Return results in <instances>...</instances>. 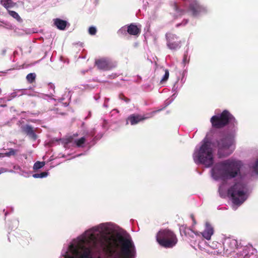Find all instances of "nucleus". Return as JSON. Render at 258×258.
I'll use <instances>...</instances> for the list:
<instances>
[{
  "label": "nucleus",
  "mask_w": 258,
  "mask_h": 258,
  "mask_svg": "<svg viewBox=\"0 0 258 258\" xmlns=\"http://www.w3.org/2000/svg\"><path fill=\"white\" fill-rule=\"evenodd\" d=\"M104 249L110 256L120 249L121 258H134L136 250L135 246L129 239H127L119 234L115 236L104 237L103 238Z\"/></svg>",
  "instance_id": "obj_1"
},
{
  "label": "nucleus",
  "mask_w": 258,
  "mask_h": 258,
  "mask_svg": "<svg viewBox=\"0 0 258 258\" xmlns=\"http://www.w3.org/2000/svg\"><path fill=\"white\" fill-rule=\"evenodd\" d=\"M242 165L240 161L229 159L216 164L212 169V174L217 178L231 179L240 174Z\"/></svg>",
  "instance_id": "obj_2"
},
{
  "label": "nucleus",
  "mask_w": 258,
  "mask_h": 258,
  "mask_svg": "<svg viewBox=\"0 0 258 258\" xmlns=\"http://www.w3.org/2000/svg\"><path fill=\"white\" fill-rule=\"evenodd\" d=\"M212 144L205 139L199 149L195 152L194 159L196 163L204 165L206 167H211L214 163V150Z\"/></svg>",
  "instance_id": "obj_3"
},
{
  "label": "nucleus",
  "mask_w": 258,
  "mask_h": 258,
  "mask_svg": "<svg viewBox=\"0 0 258 258\" xmlns=\"http://www.w3.org/2000/svg\"><path fill=\"white\" fill-rule=\"evenodd\" d=\"M157 243L165 248H172L178 242V238L174 231L165 228L160 229L156 236Z\"/></svg>",
  "instance_id": "obj_4"
},
{
  "label": "nucleus",
  "mask_w": 258,
  "mask_h": 258,
  "mask_svg": "<svg viewBox=\"0 0 258 258\" xmlns=\"http://www.w3.org/2000/svg\"><path fill=\"white\" fill-rule=\"evenodd\" d=\"M246 192L244 184L238 182L228 189L227 194L234 204L240 205L246 199Z\"/></svg>",
  "instance_id": "obj_5"
},
{
  "label": "nucleus",
  "mask_w": 258,
  "mask_h": 258,
  "mask_svg": "<svg viewBox=\"0 0 258 258\" xmlns=\"http://www.w3.org/2000/svg\"><path fill=\"white\" fill-rule=\"evenodd\" d=\"M210 122L213 128L220 129L230 122H235V119L229 111L224 110L221 114L213 116L210 119Z\"/></svg>",
  "instance_id": "obj_6"
},
{
  "label": "nucleus",
  "mask_w": 258,
  "mask_h": 258,
  "mask_svg": "<svg viewBox=\"0 0 258 258\" xmlns=\"http://www.w3.org/2000/svg\"><path fill=\"white\" fill-rule=\"evenodd\" d=\"M166 38L167 46L170 49L176 50L180 48L181 41L175 34L171 32L167 33L166 34Z\"/></svg>",
  "instance_id": "obj_7"
},
{
  "label": "nucleus",
  "mask_w": 258,
  "mask_h": 258,
  "mask_svg": "<svg viewBox=\"0 0 258 258\" xmlns=\"http://www.w3.org/2000/svg\"><path fill=\"white\" fill-rule=\"evenodd\" d=\"M218 148V153L220 154L223 150L228 149L234 143V138L231 136H226L216 141Z\"/></svg>",
  "instance_id": "obj_8"
},
{
  "label": "nucleus",
  "mask_w": 258,
  "mask_h": 258,
  "mask_svg": "<svg viewBox=\"0 0 258 258\" xmlns=\"http://www.w3.org/2000/svg\"><path fill=\"white\" fill-rule=\"evenodd\" d=\"M81 251L78 249H75L74 254L75 256H69L68 258H92L91 249L85 246H80Z\"/></svg>",
  "instance_id": "obj_9"
},
{
  "label": "nucleus",
  "mask_w": 258,
  "mask_h": 258,
  "mask_svg": "<svg viewBox=\"0 0 258 258\" xmlns=\"http://www.w3.org/2000/svg\"><path fill=\"white\" fill-rule=\"evenodd\" d=\"M152 116V115L149 116L141 115L139 114H133L130 115L127 118V121H130L132 125L138 123L140 121H143L146 119L149 118Z\"/></svg>",
  "instance_id": "obj_10"
},
{
  "label": "nucleus",
  "mask_w": 258,
  "mask_h": 258,
  "mask_svg": "<svg viewBox=\"0 0 258 258\" xmlns=\"http://www.w3.org/2000/svg\"><path fill=\"white\" fill-rule=\"evenodd\" d=\"M95 64L100 70H108L110 69L111 66L108 59L105 58H101L95 60Z\"/></svg>",
  "instance_id": "obj_11"
},
{
  "label": "nucleus",
  "mask_w": 258,
  "mask_h": 258,
  "mask_svg": "<svg viewBox=\"0 0 258 258\" xmlns=\"http://www.w3.org/2000/svg\"><path fill=\"white\" fill-rule=\"evenodd\" d=\"M21 130L23 133L26 134L33 140H36L37 135L35 133L32 127L29 125H25L21 126Z\"/></svg>",
  "instance_id": "obj_12"
},
{
  "label": "nucleus",
  "mask_w": 258,
  "mask_h": 258,
  "mask_svg": "<svg viewBox=\"0 0 258 258\" xmlns=\"http://www.w3.org/2000/svg\"><path fill=\"white\" fill-rule=\"evenodd\" d=\"M127 32L131 35L138 36L141 32V26L138 27L134 23L127 26Z\"/></svg>",
  "instance_id": "obj_13"
},
{
  "label": "nucleus",
  "mask_w": 258,
  "mask_h": 258,
  "mask_svg": "<svg viewBox=\"0 0 258 258\" xmlns=\"http://www.w3.org/2000/svg\"><path fill=\"white\" fill-rule=\"evenodd\" d=\"M214 233V229L211 224L208 222L206 223L205 230L202 233L203 236L207 240H210Z\"/></svg>",
  "instance_id": "obj_14"
},
{
  "label": "nucleus",
  "mask_w": 258,
  "mask_h": 258,
  "mask_svg": "<svg viewBox=\"0 0 258 258\" xmlns=\"http://www.w3.org/2000/svg\"><path fill=\"white\" fill-rule=\"evenodd\" d=\"M54 25L56 28L60 30H64L68 24L67 21L61 20L59 18H56L53 20Z\"/></svg>",
  "instance_id": "obj_15"
},
{
  "label": "nucleus",
  "mask_w": 258,
  "mask_h": 258,
  "mask_svg": "<svg viewBox=\"0 0 258 258\" xmlns=\"http://www.w3.org/2000/svg\"><path fill=\"white\" fill-rule=\"evenodd\" d=\"M189 10L194 16L197 15L201 10V7L197 1L194 0L189 4Z\"/></svg>",
  "instance_id": "obj_16"
},
{
  "label": "nucleus",
  "mask_w": 258,
  "mask_h": 258,
  "mask_svg": "<svg viewBox=\"0 0 258 258\" xmlns=\"http://www.w3.org/2000/svg\"><path fill=\"white\" fill-rule=\"evenodd\" d=\"M98 234L92 232L90 230L87 232L85 240L92 242L93 243L95 244L98 240Z\"/></svg>",
  "instance_id": "obj_17"
},
{
  "label": "nucleus",
  "mask_w": 258,
  "mask_h": 258,
  "mask_svg": "<svg viewBox=\"0 0 258 258\" xmlns=\"http://www.w3.org/2000/svg\"><path fill=\"white\" fill-rule=\"evenodd\" d=\"M1 4L8 10H9V9L14 7L15 5V3L12 0H1Z\"/></svg>",
  "instance_id": "obj_18"
},
{
  "label": "nucleus",
  "mask_w": 258,
  "mask_h": 258,
  "mask_svg": "<svg viewBox=\"0 0 258 258\" xmlns=\"http://www.w3.org/2000/svg\"><path fill=\"white\" fill-rule=\"evenodd\" d=\"M86 142V138L85 137H82L79 139L75 140L74 141V144L78 148L83 147L84 145Z\"/></svg>",
  "instance_id": "obj_19"
},
{
  "label": "nucleus",
  "mask_w": 258,
  "mask_h": 258,
  "mask_svg": "<svg viewBox=\"0 0 258 258\" xmlns=\"http://www.w3.org/2000/svg\"><path fill=\"white\" fill-rule=\"evenodd\" d=\"M36 75L35 73L28 74L26 76V80L29 83H33L35 82Z\"/></svg>",
  "instance_id": "obj_20"
},
{
  "label": "nucleus",
  "mask_w": 258,
  "mask_h": 258,
  "mask_svg": "<svg viewBox=\"0 0 258 258\" xmlns=\"http://www.w3.org/2000/svg\"><path fill=\"white\" fill-rule=\"evenodd\" d=\"M173 8L176 13H178L179 15H182L185 14V10L180 9L176 3H174Z\"/></svg>",
  "instance_id": "obj_21"
},
{
  "label": "nucleus",
  "mask_w": 258,
  "mask_h": 258,
  "mask_svg": "<svg viewBox=\"0 0 258 258\" xmlns=\"http://www.w3.org/2000/svg\"><path fill=\"white\" fill-rule=\"evenodd\" d=\"M8 13L9 14V15L11 16H12L14 18L16 19L17 21H21V18L20 16L15 11L8 10Z\"/></svg>",
  "instance_id": "obj_22"
},
{
  "label": "nucleus",
  "mask_w": 258,
  "mask_h": 258,
  "mask_svg": "<svg viewBox=\"0 0 258 258\" xmlns=\"http://www.w3.org/2000/svg\"><path fill=\"white\" fill-rule=\"evenodd\" d=\"M45 165L44 162L37 161L33 166V169L36 170L42 168Z\"/></svg>",
  "instance_id": "obj_23"
},
{
  "label": "nucleus",
  "mask_w": 258,
  "mask_h": 258,
  "mask_svg": "<svg viewBox=\"0 0 258 258\" xmlns=\"http://www.w3.org/2000/svg\"><path fill=\"white\" fill-rule=\"evenodd\" d=\"M48 175L47 172H42L41 173H35L33 175V177L35 178H43L47 176Z\"/></svg>",
  "instance_id": "obj_24"
},
{
  "label": "nucleus",
  "mask_w": 258,
  "mask_h": 258,
  "mask_svg": "<svg viewBox=\"0 0 258 258\" xmlns=\"http://www.w3.org/2000/svg\"><path fill=\"white\" fill-rule=\"evenodd\" d=\"M169 76V73L168 70L167 69L165 70V74H164V76L163 77V78H162V79L161 80L160 83L162 84L164 82H166L168 79Z\"/></svg>",
  "instance_id": "obj_25"
},
{
  "label": "nucleus",
  "mask_w": 258,
  "mask_h": 258,
  "mask_svg": "<svg viewBox=\"0 0 258 258\" xmlns=\"http://www.w3.org/2000/svg\"><path fill=\"white\" fill-rule=\"evenodd\" d=\"M119 98L124 101L126 103L129 102L131 100L130 99L126 97L122 93H120L119 95Z\"/></svg>",
  "instance_id": "obj_26"
},
{
  "label": "nucleus",
  "mask_w": 258,
  "mask_h": 258,
  "mask_svg": "<svg viewBox=\"0 0 258 258\" xmlns=\"http://www.w3.org/2000/svg\"><path fill=\"white\" fill-rule=\"evenodd\" d=\"M97 30L95 27L92 26L89 28V33L91 35H94L96 33Z\"/></svg>",
  "instance_id": "obj_27"
},
{
  "label": "nucleus",
  "mask_w": 258,
  "mask_h": 258,
  "mask_svg": "<svg viewBox=\"0 0 258 258\" xmlns=\"http://www.w3.org/2000/svg\"><path fill=\"white\" fill-rule=\"evenodd\" d=\"M17 152V150L11 148V149H9V152L7 153L6 154L7 156L15 155Z\"/></svg>",
  "instance_id": "obj_28"
},
{
  "label": "nucleus",
  "mask_w": 258,
  "mask_h": 258,
  "mask_svg": "<svg viewBox=\"0 0 258 258\" xmlns=\"http://www.w3.org/2000/svg\"><path fill=\"white\" fill-rule=\"evenodd\" d=\"M74 138H73V136H70L66 139V142L67 143H74Z\"/></svg>",
  "instance_id": "obj_29"
},
{
  "label": "nucleus",
  "mask_w": 258,
  "mask_h": 258,
  "mask_svg": "<svg viewBox=\"0 0 258 258\" xmlns=\"http://www.w3.org/2000/svg\"><path fill=\"white\" fill-rule=\"evenodd\" d=\"M253 169L256 173H258V159L256 160L255 164L253 165Z\"/></svg>",
  "instance_id": "obj_30"
},
{
  "label": "nucleus",
  "mask_w": 258,
  "mask_h": 258,
  "mask_svg": "<svg viewBox=\"0 0 258 258\" xmlns=\"http://www.w3.org/2000/svg\"><path fill=\"white\" fill-rule=\"evenodd\" d=\"M48 87H49V88L50 89H51L52 90H54V85L53 84L49 83V84H48Z\"/></svg>",
  "instance_id": "obj_31"
},
{
  "label": "nucleus",
  "mask_w": 258,
  "mask_h": 258,
  "mask_svg": "<svg viewBox=\"0 0 258 258\" xmlns=\"http://www.w3.org/2000/svg\"><path fill=\"white\" fill-rule=\"evenodd\" d=\"M78 136V134H74L72 136H73V138H74V137H76Z\"/></svg>",
  "instance_id": "obj_32"
},
{
  "label": "nucleus",
  "mask_w": 258,
  "mask_h": 258,
  "mask_svg": "<svg viewBox=\"0 0 258 258\" xmlns=\"http://www.w3.org/2000/svg\"><path fill=\"white\" fill-rule=\"evenodd\" d=\"M186 55H184V58H183V61L185 62L186 61Z\"/></svg>",
  "instance_id": "obj_33"
},
{
  "label": "nucleus",
  "mask_w": 258,
  "mask_h": 258,
  "mask_svg": "<svg viewBox=\"0 0 258 258\" xmlns=\"http://www.w3.org/2000/svg\"><path fill=\"white\" fill-rule=\"evenodd\" d=\"M90 134H91V135L92 136H93L94 135L95 133H93V132H91Z\"/></svg>",
  "instance_id": "obj_34"
},
{
  "label": "nucleus",
  "mask_w": 258,
  "mask_h": 258,
  "mask_svg": "<svg viewBox=\"0 0 258 258\" xmlns=\"http://www.w3.org/2000/svg\"><path fill=\"white\" fill-rule=\"evenodd\" d=\"M193 222H194V223L195 224H196V221H195V219H194V218H193Z\"/></svg>",
  "instance_id": "obj_35"
},
{
  "label": "nucleus",
  "mask_w": 258,
  "mask_h": 258,
  "mask_svg": "<svg viewBox=\"0 0 258 258\" xmlns=\"http://www.w3.org/2000/svg\"><path fill=\"white\" fill-rule=\"evenodd\" d=\"M229 155V154H226V155H224V156H228V155Z\"/></svg>",
  "instance_id": "obj_36"
},
{
  "label": "nucleus",
  "mask_w": 258,
  "mask_h": 258,
  "mask_svg": "<svg viewBox=\"0 0 258 258\" xmlns=\"http://www.w3.org/2000/svg\"><path fill=\"white\" fill-rule=\"evenodd\" d=\"M154 113H155V112H152L151 114H153Z\"/></svg>",
  "instance_id": "obj_37"
},
{
  "label": "nucleus",
  "mask_w": 258,
  "mask_h": 258,
  "mask_svg": "<svg viewBox=\"0 0 258 258\" xmlns=\"http://www.w3.org/2000/svg\"><path fill=\"white\" fill-rule=\"evenodd\" d=\"M180 25V24H177V26H179Z\"/></svg>",
  "instance_id": "obj_38"
}]
</instances>
